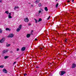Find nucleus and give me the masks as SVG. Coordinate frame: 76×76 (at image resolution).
I'll return each instance as SVG.
<instances>
[{"mask_svg": "<svg viewBox=\"0 0 76 76\" xmlns=\"http://www.w3.org/2000/svg\"><path fill=\"white\" fill-rule=\"evenodd\" d=\"M24 76H26V75H27V74H24Z\"/></svg>", "mask_w": 76, "mask_h": 76, "instance_id": "c756f323", "label": "nucleus"}, {"mask_svg": "<svg viewBox=\"0 0 76 76\" xmlns=\"http://www.w3.org/2000/svg\"><path fill=\"white\" fill-rule=\"evenodd\" d=\"M3 71L4 72V73H6L7 72V71L5 69H3Z\"/></svg>", "mask_w": 76, "mask_h": 76, "instance_id": "0eeeda50", "label": "nucleus"}, {"mask_svg": "<svg viewBox=\"0 0 76 76\" xmlns=\"http://www.w3.org/2000/svg\"><path fill=\"white\" fill-rule=\"evenodd\" d=\"M40 49L41 50H42V48H41V47H40Z\"/></svg>", "mask_w": 76, "mask_h": 76, "instance_id": "2f4dec72", "label": "nucleus"}, {"mask_svg": "<svg viewBox=\"0 0 76 76\" xmlns=\"http://www.w3.org/2000/svg\"><path fill=\"white\" fill-rule=\"evenodd\" d=\"M58 3H57L56 5V7H58Z\"/></svg>", "mask_w": 76, "mask_h": 76, "instance_id": "393cba45", "label": "nucleus"}, {"mask_svg": "<svg viewBox=\"0 0 76 76\" xmlns=\"http://www.w3.org/2000/svg\"><path fill=\"white\" fill-rule=\"evenodd\" d=\"M24 20V21H25V22H28L29 21V20L28 19V18H25Z\"/></svg>", "mask_w": 76, "mask_h": 76, "instance_id": "423d86ee", "label": "nucleus"}, {"mask_svg": "<svg viewBox=\"0 0 76 76\" xmlns=\"http://www.w3.org/2000/svg\"><path fill=\"white\" fill-rule=\"evenodd\" d=\"M0 57H1V56H0Z\"/></svg>", "mask_w": 76, "mask_h": 76, "instance_id": "49530a36", "label": "nucleus"}, {"mask_svg": "<svg viewBox=\"0 0 76 76\" xmlns=\"http://www.w3.org/2000/svg\"><path fill=\"white\" fill-rule=\"evenodd\" d=\"M36 68H37V69H38V68H39V67H38V66H37Z\"/></svg>", "mask_w": 76, "mask_h": 76, "instance_id": "f704fd0d", "label": "nucleus"}, {"mask_svg": "<svg viewBox=\"0 0 76 76\" xmlns=\"http://www.w3.org/2000/svg\"><path fill=\"white\" fill-rule=\"evenodd\" d=\"M10 44H8L6 45V46L7 47H10Z\"/></svg>", "mask_w": 76, "mask_h": 76, "instance_id": "a878e982", "label": "nucleus"}, {"mask_svg": "<svg viewBox=\"0 0 76 76\" xmlns=\"http://www.w3.org/2000/svg\"><path fill=\"white\" fill-rule=\"evenodd\" d=\"M31 34L32 35V33L31 32V34Z\"/></svg>", "mask_w": 76, "mask_h": 76, "instance_id": "ea45409f", "label": "nucleus"}, {"mask_svg": "<svg viewBox=\"0 0 76 76\" xmlns=\"http://www.w3.org/2000/svg\"><path fill=\"white\" fill-rule=\"evenodd\" d=\"M13 37H14V34H10L8 36V37H10V38H13Z\"/></svg>", "mask_w": 76, "mask_h": 76, "instance_id": "f03ea898", "label": "nucleus"}, {"mask_svg": "<svg viewBox=\"0 0 76 76\" xmlns=\"http://www.w3.org/2000/svg\"><path fill=\"white\" fill-rule=\"evenodd\" d=\"M5 13H7V14H9V11H5Z\"/></svg>", "mask_w": 76, "mask_h": 76, "instance_id": "b1692460", "label": "nucleus"}, {"mask_svg": "<svg viewBox=\"0 0 76 76\" xmlns=\"http://www.w3.org/2000/svg\"><path fill=\"white\" fill-rule=\"evenodd\" d=\"M41 10H42V9H41Z\"/></svg>", "mask_w": 76, "mask_h": 76, "instance_id": "a18cd8bd", "label": "nucleus"}, {"mask_svg": "<svg viewBox=\"0 0 76 76\" xmlns=\"http://www.w3.org/2000/svg\"><path fill=\"white\" fill-rule=\"evenodd\" d=\"M28 4H31V3H28Z\"/></svg>", "mask_w": 76, "mask_h": 76, "instance_id": "37998d69", "label": "nucleus"}, {"mask_svg": "<svg viewBox=\"0 0 76 76\" xmlns=\"http://www.w3.org/2000/svg\"><path fill=\"white\" fill-rule=\"evenodd\" d=\"M0 2L1 3H2V0H0Z\"/></svg>", "mask_w": 76, "mask_h": 76, "instance_id": "7c9ffc66", "label": "nucleus"}, {"mask_svg": "<svg viewBox=\"0 0 76 76\" xmlns=\"http://www.w3.org/2000/svg\"><path fill=\"white\" fill-rule=\"evenodd\" d=\"M12 17L11 16V13H10L8 15V18H12Z\"/></svg>", "mask_w": 76, "mask_h": 76, "instance_id": "6e6552de", "label": "nucleus"}, {"mask_svg": "<svg viewBox=\"0 0 76 76\" xmlns=\"http://www.w3.org/2000/svg\"><path fill=\"white\" fill-rule=\"evenodd\" d=\"M45 11H46V12H47V11H48V10L47 7H45Z\"/></svg>", "mask_w": 76, "mask_h": 76, "instance_id": "4468645a", "label": "nucleus"}, {"mask_svg": "<svg viewBox=\"0 0 76 76\" xmlns=\"http://www.w3.org/2000/svg\"><path fill=\"white\" fill-rule=\"evenodd\" d=\"M20 29L19 28H18L17 29V32H19V31H20Z\"/></svg>", "mask_w": 76, "mask_h": 76, "instance_id": "2eb2a0df", "label": "nucleus"}, {"mask_svg": "<svg viewBox=\"0 0 76 76\" xmlns=\"http://www.w3.org/2000/svg\"><path fill=\"white\" fill-rule=\"evenodd\" d=\"M30 36H31L30 34H28L26 35V37L27 38H29V37H30Z\"/></svg>", "mask_w": 76, "mask_h": 76, "instance_id": "f8f14e48", "label": "nucleus"}, {"mask_svg": "<svg viewBox=\"0 0 76 76\" xmlns=\"http://www.w3.org/2000/svg\"><path fill=\"white\" fill-rule=\"evenodd\" d=\"M65 42H67V39H65Z\"/></svg>", "mask_w": 76, "mask_h": 76, "instance_id": "4c0bfd02", "label": "nucleus"}, {"mask_svg": "<svg viewBox=\"0 0 76 76\" xmlns=\"http://www.w3.org/2000/svg\"><path fill=\"white\" fill-rule=\"evenodd\" d=\"M72 68H75L76 67V64H73L72 66Z\"/></svg>", "mask_w": 76, "mask_h": 76, "instance_id": "9d476101", "label": "nucleus"}, {"mask_svg": "<svg viewBox=\"0 0 76 76\" xmlns=\"http://www.w3.org/2000/svg\"><path fill=\"white\" fill-rule=\"evenodd\" d=\"M40 1V0H36L35 1V4H38Z\"/></svg>", "mask_w": 76, "mask_h": 76, "instance_id": "39448f33", "label": "nucleus"}, {"mask_svg": "<svg viewBox=\"0 0 76 76\" xmlns=\"http://www.w3.org/2000/svg\"><path fill=\"white\" fill-rule=\"evenodd\" d=\"M28 25L29 26H30V25H31V23H28Z\"/></svg>", "mask_w": 76, "mask_h": 76, "instance_id": "473e14b6", "label": "nucleus"}, {"mask_svg": "<svg viewBox=\"0 0 76 76\" xmlns=\"http://www.w3.org/2000/svg\"><path fill=\"white\" fill-rule=\"evenodd\" d=\"M17 51H19V48L17 49Z\"/></svg>", "mask_w": 76, "mask_h": 76, "instance_id": "c85d7f7f", "label": "nucleus"}, {"mask_svg": "<svg viewBox=\"0 0 76 76\" xmlns=\"http://www.w3.org/2000/svg\"><path fill=\"white\" fill-rule=\"evenodd\" d=\"M58 18V17H56V18Z\"/></svg>", "mask_w": 76, "mask_h": 76, "instance_id": "79ce46f5", "label": "nucleus"}, {"mask_svg": "<svg viewBox=\"0 0 76 76\" xmlns=\"http://www.w3.org/2000/svg\"><path fill=\"white\" fill-rule=\"evenodd\" d=\"M50 16H49V17L48 18L47 20H48V19H50Z\"/></svg>", "mask_w": 76, "mask_h": 76, "instance_id": "cd10ccee", "label": "nucleus"}, {"mask_svg": "<svg viewBox=\"0 0 76 76\" xmlns=\"http://www.w3.org/2000/svg\"><path fill=\"white\" fill-rule=\"evenodd\" d=\"M72 2H73L74 1V0H72Z\"/></svg>", "mask_w": 76, "mask_h": 76, "instance_id": "58836bf2", "label": "nucleus"}, {"mask_svg": "<svg viewBox=\"0 0 76 76\" xmlns=\"http://www.w3.org/2000/svg\"><path fill=\"white\" fill-rule=\"evenodd\" d=\"M18 8H19V7H18V6H15V8H14V10H16V9H18Z\"/></svg>", "mask_w": 76, "mask_h": 76, "instance_id": "f3484780", "label": "nucleus"}, {"mask_svg": "<svg viewBox=\"0 0 76 76\" xmlns=\"http://www.w3.org/2000/svg\"><path fill=\"white\" fill-rule=\"evenodd\" d=\"M34 20H35L36 23H38V20H37L34 19Z\"/></svg>", "mask_w": 76, "mask_h": 76, "instance_id": "412c9836", "label": "nucleus"}, {"mask_svg": "<svg viewBox=\"0 0 76 76\" xmlns=\"http://www.w3.org/2000/svg\"><path fill=\"white\" fill-rule=\"evenodd\" d=\"M8 57H9V56H6L4 57V58H5V59H6V58H8Z\"/></svg>", "mask_w": 76, "mask_h": 76, "instance_id": "aec40b11", "label": "nucleus"}, {"mask_svg": "<svg viewBox=\"0 0 76 76\" xmlns=\"http://www.w3.org/2000/svg\"><path fill=\"white\" fill-rule=\"evenodd\" d=\"M65 73H66V72L64 71H61V76H63V75L64 74H65Z\"/></svg>", "mask_w": 76, "mask_h": 76, "instance_id": "20e7f679", "label": "nucleus"}, {"mask_svg": "<svg viewBox=\"0 0 76 76\" xmlns=\"http://www.w3.org/2000/svg\"><path fill=\"white\" fill-rule=\"evenodd\" d=\"M31 7H33V5H31Z\"/></svg>", "mask_w": 76, "mask_h": 76, "instance_id": "e433bc0d", "label": "nucleus"}, {"mask_svg": "<svg viewBox=\"0 0 76 76\" xmlns=\"http://www.w3.org/2000/svg\"><path fill=\"white\" fill-rule=\"evenodd\" d=\"M42 20V19L41 18L39 19L38 22H39L40 21H41Z\"/></svg>", "mask_w": 76, "mask_h": 76, "instance_id": "4be33fe9", "label": "nucleus"}, {"mask_svg": "<svg viewBox=\"0 0 76 76\" xmlns=\"http://www.w3.org/2000/svg\"><path fill=\"white\" fill-rule=\"evenodd\" d=\"M2 32H3V30L1 28H0V33H2Z\"/></svg>", "mask_w": 76, "mask_h": 76, "instance_id": "6ab92c4d", "label": "nucleus"}, {"mask_svg": "<svg viewBox=\"0 0 76 76\" xmlns=\"http://www.w3.org/2000/svg\"><path fill=\"white\" fill-rule=\"evenodd\" d=\"M35 41H37V39L36 38L35 39Z\"/></svg>", "mask_w": 76, "mask_h": 76, "instance_id": "72a5a7b5", "label": "nucleus"}, {"mask_svg": "<svg viewBox=\"0 0 76 76\" xmlns=\"http://www.w3.org/2000/svg\"><path fill=\"white\" fill-rule=\"evenodd\" d=\"M40 13H41V11L39 10V12L36 14L37 16H39L40 15Z\"/></svg>", "mask_w": 76, "mask_h": 76, "instance_id": "7ed1b4c3", "label": "nucleus"}, {"mask_svg": "<svg viewBox=\"0 0 76 76\" xmlns=\"http://www.w3.org/2000/svg\"><path fill=\"white\" fill-rule=\"evenodd\" d=\"M56 1H58V0H56Z\"/></svg>", "mask_w": 76, "mask_h": 76, "instance_id": "c03bdc74", "label": "nucleus"}, {"mask_svg": "<svg viewBox=\"0 0 76 76\" xmlns=\"http://www.w3.org/2000/svg\"><path fill=\"white\" fill-rule=\"evenodd\" d=\"M68 1V3H69V2H70V1L68 0V1Z\"/></svg>", "mask_w": 76, "mask_h": 76, "instance_id": "c9c22d12", "label": "nucleus"}, {"mask_svg": "<svg viewBox=\"0 0 76 76\" xmlns=\"http://www.w3.org/2000/svg\"><path fill=\"white\" fill-rule=\"evenodd\" d=\"M4 67V65H0V67H1V68H3Z\"/></svg>", "mask_w": 76, "mask_h": 76, "instance_id": "5701e85b", "label": "nucleus"}, {"mask_svg": "<svg viewBox=\"0 0 76 76\" xmlns=\"http://www.w3.org/2000/svg\"><path fill=\"white\" fill-rule=\"evenodd\" d=\"M6 31H11V29L9 28H6Z\"/></svg>", "mask_w": 76, "mask_h": 76, "instance_id": "ddd939ff", "label": "nucleus"}, {"mask_svg": "<svg viewBox=\"0 0 76 76\" xmlns=\"http://www.w3.org/2000/svg\"><path fill=\"white\" fill-rule=\"evenodd\" d=\"M33 30H31V32L32 33V32H33Z\"/></svg>", "mask_w": 76, "mask_h": 76, "instance_id": "a19ab883", "label": "nucleus"}, {"mask_svg": "<svg viewBox=\"0 0 76 76\" xmlns=\"http://www.w3.org/2000/svg\"><path fill=\"white\" fill-rule=\"evenodd\" d=\"M16 63V61H15L13 64V65L15 64Z\"/></svg>", "mask_w": 76, "mask_h": 76, "instance_id": "bb28decb", "label": "nucleus"}, {"mask_svg": "<svg viewBox=\"0 0 76 76\" xmlns=\"http://www.w3.org/2000/svg\"><path fill=\"white\" fill-rule=\"evenodd\" d=\"M7 51H8V50H4L3 51L2 53H6Z\"/></svg>", "mask_w": 76, "mask_h": 76, "instance_id": "9b49d317", "label": "nucleus"}, {"mask_svg": "<svg viewBox=\"0 0 76 76\" xmlns=\"http://www.w3.org/2000/svg\"><path fill=\"white\" fill-rule=\"evenodd\" d=\"M4 41H5V38H2V39L0 40V43H3L4 42Z\"/></svg>", "mask_w": 76, "mask_h": 76, "instance_id": "f257e3e1", "label": "nucleus"}, {"mask_svg": "<svg viewBox=\"0 0 76 76\" xmlns=\"http://www.w3.org/2000/svg\"><path fill=\"white\" fill-rule=\"evenodd\" d=\"M39 7H40V6H42V4L41 3H39L38 4Z\"/></svg>", "mask_w": 76, "mask_h": 76, "instance_id": "a211bd4d", "label": "nucleus"}, {"mask_svg": "<svg viewBox=\"0 0 76 76\" xmlns=\"http://www.w3.org/2000/svg\"><path fill=\"white\" fill-rule=\"evenodd\" d=\"M22 25H20L19 26V29H21V28H22Z\"/></svg>", "mask_w": 76, "mask_h": 76, "instance_id": "dca6fc26", "label": "nucleus"}, {"mask_svg": "<svg viewBox=\"0 0 76 76\" xmlns=\"http://www.w3.org/2000/svg\"><path fill=\"white\" fill-rule=\"evenodd\" d=\"M26 48H25V47H23L22 48L21 50L22 51H25V50Z\"/></svg>", "mask_w": 76, "mask_h": 76, "instance_id": "1a4fd4ad", "label": "nucleus"}]
</instances>
